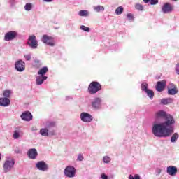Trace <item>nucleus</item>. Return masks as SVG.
<instances>
[{
    "label": "nucleus",
    "mask_w": 179,
    "mask_h": 179,
    "mask_svg": "<svg viewBox=\"0 0 179 179\" xmlns=\"http://www.w3.org/2000/svg\"><path fill=\"white\" fill-rule=\"evenodd\" d=\"M176 120L171 115H166L164 123L155 124L152 127V134L158 138H167L173 134L174 129L171 127Z\"/></svg>",
    "instance_id": "f257e3e1"
},
{
    "label": "nucleus",
    "mask_w": 179,
    "mask_h": 179,
    "mask_svg": "<svg viewBox=\"0 0 179 179\" xmlns=\"http://www.w3.org/2000/svg\"><path fill=\"white\" fill-rule=\"evenodd\" d=\"M100 90H101V84L97 81H92L88 87V92L90 94H96Z\"/></svg>",
    "instance_id": "f03ea898"
},
{
    "label": "nucleus",
    "mask_w": 179,
    "mask_h": 179,
    "mask_svg": "<svg viewBox=\"0 0 179 179\" xmlns=\"http://www.w3.org/2000/svg\"><path fill=\"white\" fill-rule=\"evenodd\" d=\"M13 166H15V159L12 158H8V159H6L3 164V170L5 173L10 171V170L13 169Z\"/></svg>",
    "instance_id": "7ed1b4c3"
},
{
    "label": "nucleus",
    "mask_w": 179,
    "mask_h": 179,
    "mask_svg": "<svg viewBox=\"0 0 179 179\" xmlns=\"http://www.w3.org/2000/svg\"><path fill=\"white\" fill-rule=\"evenodd\" d=\"M76 174V169L73 166H68L64 169V175L66 176V177H69V178H72L75 177Z\"/></svg>",
    "instance_id": "20e7f679"
},
{
    "label": "nucleus",
    "mask_w": 179,
    "mask_h": 179,
    "mask_svg": "<svg viewBox=\"0 0 179 179\" xmlns=\"http://www.w3.org/2000/svg\"><path fill=\"white\" fill-rule=\"evenodd\" d=\"M42 41L44 44H47L50 47H54L55 45V41L52 36H48V35H43L42 38Z\"/></svg>",
    "instance_id": "39448f33"
},
{
    "label": "nucleus",
    "mask_w": 179,
    "mask_h": 179,
    "mask_svg": "<svg viewBox=\"0 0 179 179\" xmlns=\"http://www.w3.org/2000/svg\"><path fill=\"white\" fill-rule=\"evenodd\" d=\"M27 43L29 47H31V48H37V47H38V42L37 41V39H36V36L34 35L29 36Z\"/></svg>",
    "instance_id": "423d86ee"
},
{
    "label": "nucleus",
    "mask_w": 179,
    "mask_h": 179,
    "mask_svg": "<svg viewBox=\"0 0 179 179\" xmlns=\"http://www.w3.org/2000/svg\"><path fill=\"white\" fill-rule=\"evenodd\" d=\"M80 117L83 122H92L93 121V116L86 112L81 113Z\"/></svg>",
    "instance_id": "0eeeda50"
},
{
    "label": "nucleus",
    "mask_w": 179,
    "mask_h": 179,
    "mask_svg": "<svg viewBox=\"0 0 179 179\" xmlns=\"http://www.w3.org/2000/svg\"><path fill=\"white\" fill-rule=\"evenodd\" d=\"M17 36V33H16V31H10L5 34L4 40L6 41H10L12 40H15V38H16Z\"/></svg>",
    "instance_id": "6e6552de"
},
{
    "label": "nucleus",
    "mask_w": 179,
    "mask_h": 179,
    "mask_svg": "<svg viewBox=\"0 0 179 179\" xmlns=\"http://www.w3.org/2000/svg\"><path fill=\"white\" fill-rule=\"evenodd\" d=\"M162 10L164 13H170L173 10H174V6L171 5L170 3H166L162 6Z\"/></svg>",
    "instance_id": "1a4fd4ad"
},
{
    "label": "nucleus",
    "mask_w": 179,
    "mask_h": 179,
    "mask_svg": "<svg viewBox=\"0 0 179 179\" xmlns=\"http://www.w3.org/2000/svg\"><path fill=\"white\" fill-rule=\"evenodd\" d=\"M166 85H167V82L165 80H163L162 81H158L155 86V89L157 92H163Z\"/></svg>",
    "instance_id": "9d476101"
},
{
    "label": "nucleus",
    "mask_w": 179,
    "mask_h": 179,
    "mask_svg": "<svg viewBox=\"0 0 179 179\" xmlns=\"http://www.w3.org/2000/svg\"><path fill=\"white\" fill-rule=\"evenodd\" d=\"M15 69H17L18 72H23V71L26 69V63L22 60L16 62Z\"/></svg>",
    "instance_id": "9b49d317"
},
{
    "label": "nucleus",
    "mask_w": 179,
    "mask_h": 179,
    "mask_svg": "<svg viewBox=\"0 0 179 179\" xmlns=\"http://www.w3.org/2000/svg\"><path fill=\"white\" fill-rule=\"evenodd\" d=\"M36 168L41 171H47L48 170V165L44 161H40L36 164Z\"/></svg>",
    "instance_id": "f8f14e48"
},
{
    "label": "nucleus",
    "mask_w": 179,
    "mask_h": 179,
    "mask_svg": "<svg viewBox=\"0 0 179 179\" xmlns=\"http://www.w3.org/2000/svg\"><path fill=\"white\" fill-rule=\"evenodd\" d=\"M27 155L29 159L34 160L37 156H38V153L37 152V150L36 148H31L28 150Z\"/></svg>",
    "instance_id": "ddd939ff"
},
{
    "label": "nucleus",
    "mask_w": 179,
    "mask_h": 179,
    "mask_svg": "<svg viewBox=\"0 0 179 179\" xmlns=\"http://www.w3.org/2000/svg\"><path fill=\"white\" fill-rule=\"evenodd\" d=\"M92 106L94 110H99V108H101V99L95 98L92 102Z\"/></svg>",
    "instance_id": "4468645a"
},
{
    "label": "nucleus",
    "mask_w": 179,
    "mask_h": 179,
    "mask_svg": "<svg viewBox=\"0 0 179 179\" xmlns=\"http://www.w3.org/2000/svg\"><path fill=\"white\" fill-rule=\"evenodd\" d=\"M21 118L24 121H31V120H33V115H31V113L30 112H29V111L24 112L21 115Z\"/></svg>",
    "instance_id": "2eb2a0df"
},
{
    "label": "nucleus",
    "mask_w": 179,
    "mask_h": 179,
    "mask_svg": "<svg viewBox=\"0 0 179 179\" xmlns=\"http://www.w3.org/2000/svg\"><path fill=\"white\" fill-rule=\"evenodd\" d=\"M178 170L177 169V167L169 166L166 169V172L169 176H176L177 174Z\"/></svg>",
    "instance_id": "dca6fc26"
},
{
    "label": "nucleus",
    "mask_w": 179,
    "mask_h": 179,
    "mask_svg": "<svg viewBox=\"0 0 179 179\" xmlns=\"http://www.w3.org/2000/svg\"><path fill=\"white\" fill-rule=\"evenodd\" d=\"M10 104V100L8 98H0V106L8 107Z\"/></svg>",
    "instance_id": "f3484780"
},
{
    "label": "nucleus",
    "mask_w": 179,
    "mask_h": 179,
    "mask_svg": "<svg viewBox=\"0 0 179 179\" xmlns=\"http://www.w3.org/2000/svg\"><path fill=\"white\" fill-rule=\"evenodd\" d=\"M167 113L164 110H159L155 113V118H166Z\"/></svg>",
    "instance_id": "a211bd4d"
},
{
    "label": "nucleus",
    "mask_w": 179,
    "mask_h": 179,
    "mask_svg": "<svg viewBox=\"0 0 179 179\" xmlns=\"http://www.w3.org/2000/svg\"><path fill=\"white\" fill-rule=\"evenodd\" d=\"M178 93V90H177V87L174 86L172 89L168 90V94L171 96H174V94H177Z\"/></svg>",
    "instance_id": "6ab92c4d"
},
{
    "label": "nucleus",
    "mask_w": 179,
    "mask_h": 179,
    "mask_svg": "<svg viewBox=\"0 0 179 179\" xmlns=\"http://www.w3.org/2000/svg\"><path fill=\"white\" fill-rule=\"evenodd\" d=\"M47 72H48V68L45 66L39 70V71L38 72V75L44 76V75H45V73H47Z\"/></svg>",
    "instance_id": "aec40b11"
},
{
    "label": "nucleus",
    "mask_w": 179,
    "mask_h": 179,
    "mask_svg": "<svg viewBox=\"0 0 179 179\" xmlns=\"http://www.w3.org/2000/svg\"><path fill=\"white\" fill-rule=\"evenodd\" d=\"M40 134L42 135V136H48V129H41L40 130Z\"/></svg>",
    "instance_id": "412c9836"
},
{
    "label": "nucleus",
    "mask_w": 179,
    "mask_h": 179,
    "mask_svg": "<svg viewBox=\"0 0 179 179\" xmlns=\"http://www.w3.org/2000/svg\"><path fill=\"white\" fill-rule=\"evenodd\" d=\"M43 83H44V80L41 77V76H38L36 78V85H43Z\"/></svg>",
    "instance_id": "4be33fe9"
},
{
    "label": "nucleus",
    "mask_w": 179,
    "mask_h": 179,
    "mask_svg": "<svg viewBox=\"0 0 179 179\" xmlns=\"http://www.w3.org/2000/svg\"><path fill=\"white\" fill-rule=\"evenodd\" d=\"M179 138V135L177 133H175L173 134L171 138V142L174 143L176 141H177Z\"/></svg>",
    "instance_id": "5701e85b"
},
{
    "label": "nucleus",
    "mask_w": 179,
    "mask_h": 179,
    "mask_svg": "<svg viewBox=\"0 0 179 179\" xmlns=\"http://www.w3.org/2000/svg\"><path fill=\"white\" fill-rule=\"evenodd\" d=\"M79 16H89V13L86 10H80L78 13Z\"/></svg>",
    "instance_id": "b1692460"
},
{
    "label": "nucleus",
    "mask_w": 179,
    "mask_h": 179,
    "mask_svg": "<svg viewBox=\"0 0 179 179\" xmlns=\"http://www.w3.org/2000/svg\"><path fill=\"white\" fill-rule=\"evenodd\" d=\"M145 93H147V96H148L150 99H153V96H155V92H153L152 90H148L145 91Z\"/></svg>",
    "instance_id": "393cba45"
},
{
    "label": "nucleus",
    "mask_w": 179,
    "mask_h": 179,
    "mask_svg": "<svg viewBox=\"0 0 179 179\" xmlns=\"http://www.w3.org/2000/svg\"><path fill=\"white\" fill-rule=\"evenodd\" d=\"M173 101V99H163L161 101L162 104H169V103H171Z\"/></svg>",
    "instance_id": "a878e982"
},
{
    "label": "nucleus",
    "mask_w": 179,
    "mask_h": 179,
    "mask_svg": "<svg viewBox=\"0 0 179 179\" xmlns=\"http://www.w3.org/2000/svg\"><path fill=\"white\" fill-rule=\"evenodd\" d=\"M122 12H124V8L122 6L118 7L115 10L116 15H121Z\"/></svg>",
    "instance_id": "bb28decb"
},
{
    "label": "nucleus",
    "mask_w": 179,
    "mask_h": 179,
    "mask_svg": "<svg viewBox=\"0 0 179 179\" xmlns=\"http://www.w3.org/2000/svg\"><path fill=\"white\" fill-rule=\"evenodd\" d=\"M3 96L7 99V97H10V90H6L3 91Z\"/></svg>",
    "instance_id": "cd10ccee"
},
{
    "label": "nucleus",
    "mask_w": 179,
    "mask_h": 179,
    "mask_svg": "<svg viewBox=\"0 0 179 179\" xmlns=\"http://www.w3.org/2000/svg\"><path fill=\"white\" fill-rule=\"evenodd\" d=\"M148 83H143L141 84V90H143V92H146L147 90H148L149 89H148Z\"/></svg>",
    "instance_id": "c85d7f7f"
},
{
    "label": "nucleus",
    "mask_w": 179,
    "mask_h": 179,
    "mask_svg": "<svg viewBox=\"0 0 179 179\" xmlns=\"http://www.w3.org/2000/svg\"><path fill=\"white\" fill-rule=\"evenodd\" d=\"M94 10H96V12H101L103 10H104V7L101 6H97L96 7L94 8Z\"/></svg>",
    "instance_id": "c756f323"
},
{
    "label": "nucleus",
    "mask_w": 179,
    "mask_h": 179,
    "mask_svg": "<svg viewBox=\"0 0 179 179\" xmlns=\"http://www.w3.org/2000/svg\"><path fill=\"white\" fill-rule=\"evenodd\" d=\"M32 5L31 3H27L25 6H24V9L25 10H31V8H32Z\"/></svg>",
    "instance_id": "7c9ffc66"
},
{
    "label": "nucleus",
    "mask_w": 179,
    "mask_h": 179,
    "mask_svg": "<svg viewBox=\"0 0 179 179\" xmlns=\"http://www.w3.org/2000/svg\"><path fill=\"white\" fill-rule=\"evenodd\" d=\"M104 163H110L111 162V158L108 156H105L103 158Z\"/></svg>",
    "instance_id": "2f4dec72"
},
{
    "label": "nucleus",
    "mask_w": 179,
    "mask_h": 179,
    "mask_svg": "<svg viewBox=\"0 0 179 179\" xmlns=\"http://www.w3.org/2000/svg\"><path fill=\"white\" fill-rule=\"evenodd\" d=\"M135 8L137 9V10H143V6H142V4L137 3L135 5Z\"/></svg>",
    "instance_id": "473e14b6"
},
{
    "label": "nucleus",
    "mask_w": 179,
    "mask_h": 179,
    "mask_svg": "<svg viewBox=\"0 0 179 179\" xmlns=\"http://www.w3.org/2000/svg\"><path fill=\"white\" fill-rule=\"evenodd\" d=\"M20 137V134L19 131H15L14 134H13L14 139H19Z\"/></svg>",
    "instance_id": "72a5a7b5"
},
{
    "label": "nucleus",
    "mask_w": 179,
    "mask_h": 179,
    "mask_svg": "<svg viewBox=\"0 0 179 179\" xmlns=\"http://www.w3.org/2000/svg\"><path fill=\"white\" fill-rule=\"evenodd\" d=\"M129 179H141V176H139L138 174L134 175V177L132 175H129Z\"/></svg>",
    "instance_id": "f704fd0d"
},
{
    "label": "nucleus",
    "mask_w": 179,
    "mask_h": 179,
    "mask_svg": "<svg viewBox=\"0 0 179 179\" xmlns=\"http://www.w3.org/2000/svg\"><path fill=\"white\" fill-rule=\"evenodd\" d=\"M80 29H81V30H83L84 31H87V32L90 31V28H89L85 25H82L80 27Z\"/></svg>",
    "instance_id": "c9c22d12"
},
{
    "label": "nucleus",
    "mask_w": 179,
    "mask_h": 179,
    "mask_svg": "<svg viewBox=\"0 0 179 179\" xmlns=\"http://www.w3.org/2000/svg\"><path fill=\"white\" fill-rule=\"evenodd\" d=\"M150 5H156L159 3V0H150Z\"/></svg>",
    "instance_id": "e433bc0d"
},
{
    "label": "nucleus",
    "mask_w": 179,
    "mask_h": 179,
    "mask_svg": "<svg viewBox=\"0 0 179 179\" xmlns=\"http://www.w3.org/2000/svg\"><path fill=\"white\" fill-rule=\"evenodd\" d=\"M127 19H129V20H134V15L131 14V13H128L127 15Z\"/></svg>",
    "instance_id": "4c0bfd02"
},
{
    "label": "nucleus",
    "mask_w": 179,
    "mask_h": 179,
    "mask_svg": "<svg viewBox=\"0 0 179 179\" xmlns=\"http://www.w3.org/2000/svg\"><path fill=\"white\" fill-rule=\"evenodd\" d=\"M24 58L27 61H30V59H31V55H24Z\"/></svg>",
    "instance_id": "58836bf2"
},
{
    "label": "nucleus",
    "mask_w": 179,
    "mask_h": 179,
    "mask_svg": "<svg viewBox=\"0 0 179 179\" xmlns=\"http://www.w3.org/2000/svg\"><path fill=\"white\" fill-rule=\"evenodd\" d=\"M83 159H84L83 155L82 154H79L78 157V160H79V162H82Z\"/></svg>",
    "instance_id": "ea45409f"
},
{
    "label": "nucleus",
    "mask_w": 179,
    "mask_h": 179,
    "mask_svg": "<svg viewBox=\"0 0 179 179\" xmlns=\"http://www.w3.org/2000/svg\"><path fill=\"white\" fill-rule=\"evenodd\" d=\"M176 72L178 75H179V63L176 66Z\"/></svg>",
    "instance_id": "a19ab883"
},
{
    "label": "nucleus",
    "mask_w": 179,
    "mask_h": 179,
    "mask_svg": "<svg viewBox=\"0 0 179 179\" xmlns=\"http://www.w3.org/2000/svg\"><path fill=\"white\" fill-rule=\"evenodd\" d=\"M101 178L102 179H108V176H107V175L102 173L101 176Z\"/></svg>",
    "instance_id": "79ce46f5"
},
{
    "label": "nucleus",
    "mask_w": 179,
    "mask_h": 179,
    "mask_svg": "<svg viewBox=\"0 0 179 179\" xmlns=\"http://www.w3.org/2000/svg\"><path fill=\"white\" fill-rule=\"evenodd\" d=\"M156 173H157V176L160 175V173H162V169H157L156 170Z\"/></svg>",
    "instance_id": "37998d69"
},
{
    "label": "nucleus",
    "mask_w": 179,
    "mask_h": 179,
    "mask_svg": "<svg viewBox=\"0 0 179 179\" xmlns=\"http://www.w3.org/2000/svg\"><path fill=\"white\" fill-rule=\"evenodd\" d=\"M15 153H22V151H20V149H19V148H17L15 150Z\"/></svg>",
    "instance_id": "c03bdc74"
},
{
    "label": "nucleus",
    "mask_w": 179,
    "mask_h": 179,
    "mask_svg": "<svg viewBox=\"0 0 179 179\" xmlns=\"http://www.w3.org/2000/svg\"><path fill=\"white\" fill-rule=\"evenodd\" d=\"M41 77L42 78V79H43V82L45 81V80H47V76H41Z\"/></svg>",
    "instance_id": "a18cd8bd"
},
{
    "label": "nucleus",
    "mask_w": 179,
    "mask_h": 179,
    "mask_svg": "<svg viewBox=\"0 0 179 179\" xmlns=\"http://www.w3.org/2000/svg\"><path fill=\"white\" fill-rule=\"evenodd\" d=\"M145 3H149L150 2V0H143Z\"/></svg>",
    "instance_id": "49530a36"
},
{
    "label": "nucleus",
    "mask_w": 179,
    "mask_h": 179,
    "mask_svg": "<svg viewBox=\"0 0 179 179\" xmlns=\"http://www.w3.org/2000/svg\"><path fill=\"white\" fill-rule=\"evenodd\" d=\"M44 2H52L53 0H43Z\"/></svg>",
    "instance_id": "de8ad7c7"
},
{
    "label": "nucleus",
    "mask_w": 179,
    "mask_h": 179,
    "mask_svg": "<svg viewBox=\"0 0 179 179\" xmlns=\"http://www.w3.org/2000/svg\"><path fill=\"white\" fill-rule=\"evenodd\" d=\"M50 125H51L52 127L55 126V122H52V123L50 124Z\"/></svg>",
    "instance_id": "09e8293b"
},
{
    "label": "nucleus",
    "mask_w": 179,
    "mask_h": 179,
    "mask_svg": "<svg viewBox=\"0 0 179 179\" xmlns=\"http://www.w3.org/2000/svg\"><path fill=\"white\" fill-rule=\"evenodd\" d=\"M0 160H1V154H0Z\"/></svg>",
    "instance_id": "8fccbe9b"
}]
</instances>
